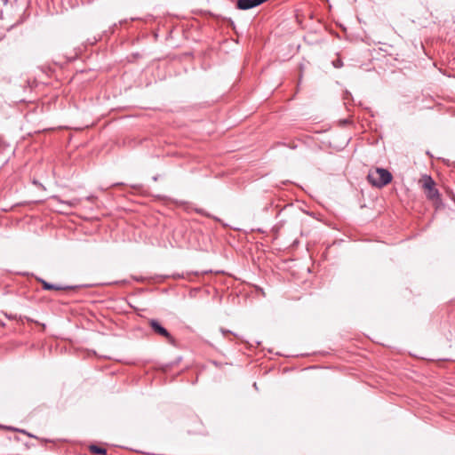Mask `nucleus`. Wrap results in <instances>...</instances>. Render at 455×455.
Here are the masks:
<instances>
[{"label":"nucleus","instance_id":"2","mask_svg":"<svg viewBox=\"0 0 455 455\" xmlns=\"http://www.w3.org/2000/svg\"><path fill=\"white\" fill-rule=\"evenodd\" d=\"M422 187L425 190L426 196L430 200H438L440 194L435 188V180L428 175H425L422 178Z\"/></svg>","mask_w":455,"mask_h":455},{"label":"nucleus","instance_id":"1","mask_svg":"<svg viewBox=\"0 0 455 455\" xmlns=\"http://www.w3.org/2000/svg\"><path fill=\"white\" fill-rule=\"evenodd\" d=\"M367 180L372 186L382 188L392 180V174L387 169L377 167L370 170Z\"/></svg>","mask_w":455,"mask_h":455},{"label":"nucleus","instance_id":"6","mask_svg":"<svg viewBox=\"0 0 455 455\" xmlns=\"http://www.w3.org/2000/svg\"><path fill=\"white\" fill-rule=\"evenodd\" d=\"M334 66H335L336 68H339V67H340V66H341V63H340L339 61H338L337 63H334Z\"/></svg>","mask_w":455,"mask_h":455},{"label":"nucleus","instance_id":"4","mask_svg":"<svg viewBox=\"0 0 455 455\" xmlns=\"http://www.w3.org/2000/svg\"><path fill=\"white\" fill-rule=\"evenodd\" d=\"M40 282L42 283L43 288L44 290H56V291H60V290L63 289L61 286L49 283H47L44 280H40Z\"/></svg>","mask_w":455,"mask_h":455},{"label":"nucleus","instance_id":"5","mask_svg":"<svg viewBox=\"0 0 455 455\" xmlns=\"http://www.w3.org/2000/svg\"><path fill=\"white\" fill-rule=\"evenodd\" d=\"M90 451L93 453L97 454H106L107 451L104 448L98 447L96 445H92L90 447Z\"/></svg>","mask_w":455,"mask_h":455},{"label":"nucleus","instance_id":"3","mask_svg":"<svg viewBox=\"0 0 455 455\" xmlns=\"http://www.w3.org/2000/svg\"><path fill=\"white\" fill-rule=\"evenodd\" d=\"M149 325L156 334L165 337L169 341L172 340V337L169 331L164 327H163L157 320L151 319L149 321Z\"/></svg>","mask_w":455,"mask_h":455}]
</instances>
